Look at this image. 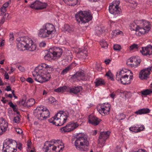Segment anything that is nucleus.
I'll use <instances>...</instances> for the list:
<instances>
[{
    "label": "nucleus",
    "mask_w": 152,
    "mask_h": 152,
    "mask_svg": "<svg viewBox=\"0 0 152 152\" xmlns=\"http://www.w3.org/2000/svg\"><path fill=\"white\" fill-rule=\"evenodd\" d=\"M89 142L86 135L83 134H77L75 145L76 148L81 151H86L88 149Z\"/></svg>",
    "instance_id": "1"
},
{
    "label": "nucleus",
    "mask_w": 152,
    "mask_h": 152,
    "mask_svg": "<svg viewBox=\"0 0 152 152\" xmlns=\"http://www.w3.org/2000/svg\"><path fill=\"white\" fill-rule=\"evenodd\" d=\"M18 47L19 48H25L27 50L34 51L36 48V45L34 44L32 39L27 36L22 37L17 39Z\"/></svg>",
    "instance_id": "2"
},
{
    "label": "nucleus",
    "mask_w": 152,
    "mask_h": 152,
    "mask_svg": "<svg viewBox=\"0 0 152 152\" xmlns=\"http://www.w3.org/2000/svg\"><path fill=\"white\" fill-rule=\"evenodd\" d=\"M75 16L77 21L81 24L88 22L92 19L93 18L89 10L84 12L80 11L75 14Z\"/></svg>",
    "instance_id": "3"
},
{
    "label": "nucleus",
    "mask_w": 152,
    "mask_h": 152,
    "mask_svg": "<svg viewBox=\"0 0 152 152\" xmlns=\"http://www.w3.org/2000/svg\"><path fill=\"white\" fill-rule=\"evenodd\" d=\"M55 30V28L53 25L50 23H47L44 25L42 28L39 30L38 36L42 38L48 37Z\"/></svg>",
    "instance_id": "4"
},
{
    "label": "nucleus",
    "mask_w": 152,
    "mask_h": 152,
    "mask_svg": "<svg viewBox=\"0 0 152 152\" xmlns=\"http://www.w3.org/2000/svg\"><path fill=\"white\" fill-rule=\"evenodd\" d=\"M36 70H38L37 73L35 75L34 73L32 74L35 81L40 83H43L49 80L50 77L49 76H48L44 74L45 73L41 65L37 67Z\"/></svg>",
    "instance_id": "5"
},
{
    "label": "nucleus",
    "mask_w": 152,
    "mask_h": 152,
    "mask_svg": "<svg viewBox=\"0 0 152 152\" xmlns=\"http://www.w3.org/2000/svg\"><path fill=\"white\" fill-rule=\"evenodd\" d=\"M16 142L14 140H10L3 144V152H14V148L17 145Z\"/></svg>",
    "instance_id": "6"
},
{
    "label": "nucleus",
    "mask_w": 152,
    "mask_h": 152,
    "mask_svg": "<svg viewBox=\"0 0 152 152\" xmlns=\"http://www.w3.org/2000/svg\"><path fill=\"white\" fill-rule=\"evenodd\" d=\"M68 116L63 111H60L55 115L57 121V126H61L63 125L66 122Z\"/></svg>",
    "instance_id": "7"
},
{
    "label": "nucleus",
    "mask_w": 152,
    "mask_h": 152,
    "mask_svg": "<svg viewBox=\"0 0 152 152\" xmlns=\"http://www.w3.org/2000/svg\"><path fill=\"white\" fill-rule=\"evenodd\" d=\"M120 1L113 2L110 4L109 7V10L110 12L114 15H116L120 13L121 9L118 7Z\"/></svg>",
    "instance_id": "8"
},
{
    "label": "nucleus",
    "mask_w": 152,
    "mask_h": 152,
    "mask_svg": "<svg viewBox=\"0 0 152 152\" xmlns=\"http://www.w3.org/2000/svg\"><path fill=\"white\" fill-rule=\"evenodd\" d=\"M141 62V60L138 56H133L129 59L126 64L132 67L136 68L138 66Z\"/></svg>",
    "instance_id": "9"
},
{
    "label": "nucleus",
    "mask_w": 152,
    "mask_h": 152,
    "mask_svg": "<svg viewBox=\"0 0 152 152\" xmlns=\"http://www.w3.org/2000/svg\"><path fill=\"white\" fill-rule=\"evenodd\" d=\"M110 107V104H104L102 105L99 108H97L98 111L102 115H107L109 114Z\"/></svg>",
    "instance_id": "10"
},
{
    "label": "nucleus",
    "mask_w": 152,
    "mask_h": 152,
    "mask_svg": "<svg viewBox=\"0 0 152 152\" xmlns=\"http://www.w3.org/2000/svg\"><path fill=\"white\" fill-rule=\"evenodd\" d=\"M63 48L53 47L50 48V52H53L54 57H60L63 52Z\"/></svg>",
    "instance_id": "11"
},
{
    "label": "nucleus",
    "mask_w": 152,
    "mask_h": 152,
    "mask_svg": "<svg viewBox=\"0 0 152 152\" xmlns=\"http://www.w3.org/2000/svg\"><path fill=\"white\" fill-rule=\"evenodd\" d=\"M110 133L109 131L101 132L98 139L99 143L104 144L109 136Z\"/></svg>",
    "instance_id": "12"
},
{
    "label": "nucleus",
    "mask_w": 152,
    "mask_h": 152,
    "mask_svg": "<svg viewBox=\"0 0 152 152\" xmlns=\"http://www.w3.org/2000/svg\"><path fill=\"white\" fill-rule=\"evenodd\" d=\"M44 107L42 106L37 107L34 111V115L39 120H42V114L43 113Z\"/></svg>",
    "instance_id": "13"
},
{
    "label": "nucleus",
    "mask_w": 152,
    "mask_h": 152,
    "mask_svg": "<svg viewBox=\"0 0 152 152\" xmlns=\"http://www.w3.org/2000/svg\"><path fill=\"white\" fill-rule=\"evenodd\" d=\"M140 52L144 56L151 55L152 54V46L149 45L145 47H142Z\"/></svg>",
    "instance_id": "14"
},
{
    "label": "nucleus",
    "mask_w": 152,
    "mask_h": 152,
    "mask_svg": "<svg viewBox=\"0 0 152 152\" xmlns=\"http://www.w3.org/2000/svg\"><path fill=\"white\" fill-rule=\"evenodd\" d=\"M131 74L129 77V75H126L122 76V80L121 83L123 85H126L130 84L131 82V81L133 80V74L131 72Z\"/></svg>",
    "instance_id": "15"
},
{
    "label": "nucleus",
    "mask_w": 152,
    "mask_h": 152,
    "mask_svg": "<svg viewBox=\"0 0 152 152\" xmlns=\"http://www.w3.org/2000/svg\"><path fill=\"white\" fill-rule=\"evenodd\" d=\"M150 74V72L147 68L142 70L139 73V77L142 80H147L149 77Z\"/></svg>",
    "instance_id": "16"
},
{
    "label": "nucleus",
    "mask_w": 152,
    "mask_h": 152,
    "mask_svg": "<svg viewBox=\"0 0 152 152\" xmlns=\"http://www.w3.org/2000/svg\"><path fill=\"white\" fill-rule=\"evenodd\" d=\"M72 78H76L78 80H85L86 79L85 77V74L83 71L78 72L71 77Z\"/></svg>",
    "instance_id": "17"
},
{
    "label": "nucleus",
    "mask_w": 152,
    "mask_h": 152,
    "mask_svg": "<svg viewBox=\"0 0 152 152\" xmlns=\"http://www.w3.org/2000/svg\"><path fill=\"white\" fill-rule=\"evenodd\" d=\"M88 122L94 126H96L99 124L101 121L100 119H98L96 117L90 115L88 117Z\"/></svg>",
    "instance_id": "18"
},
{
    "label": "nucleus",
    "mask_w": 152,
    "mask_h": 152,
    "mask_svg": "<svg viewBox=\"0 0 152 152\" xmlns=\"http://www.w3.org/2000/svg\"><path fill=\"white\" fill-rule=\"evenodd\" d=\"M8 123L3 118H0V128L3 131V133L5 132L8 127Z\"/></svg>",
    "instance_id": "19"
},
{
    "label": "nucleus",
    "mask_w": 152,
    "mask_h": 152,
    "mask_svg": "<svg viewBox=\"0 0 152 152\" xmlns=\"http://www.w3.org/2000/svg\"><path fill=\"white\" fill-rule=\"evenodd\" d=\"M48 144V145L46 146L45 148L46 150L45 152H48L49 151V152H51V151H55V149H56V145H53L51 143H49L48 142H47L45 143V145Z\"/></svg>",
    "instance_id": "20"
},
{
    "label": "nucleus",
    "mask_w": 152,
    "mask_h": 152,
    "mask_svg": "<svg viewBox=\"0 0 152 152\" xmlns=\"http://www.w3.org/2000/svg\"><path fill=\"white\" fill-rule=\"evenodd\" d=\"M150 110L148 108H144L139 109L138 110L135 112L134 113L137 115H141L145 114L150 112Z\"/></svg>",
    "instance_id": "21"
},
{
    "label": "nucleus",
    "mask_w": 152,
    "mask_h": 152,
    "mask_svg": "<svg viewBox=\"0 0 152 152\" xmlns=\"http://www.w3.org/2000/svg\"><path fill=\"white\" fill-rule=\"evenodd\" d=\"M50 112L49 110L46 107L44 108L43 109V113L42 114V120H45L49 117Z\"/></svg>",
    "instance_id": "22"
},
{
    "label": "nucleus",
    "mask_w": 152,
    "mask_h": 152,
    "mask_svg": "<svg viewBox=\"0 0 152 152\" xmlns=\"http://www.w3.org/2000/svg\"><path fill=\"white\" fill-rule=\"evenodd\" d=\"M39 3H40V1H36L34 3L30 4L29 5V7L33 9L39 10Z\"/></svg>",
    "instance_id": "23"
},
{
    "label": "nucleus",
    "mask_w": 152,
    "mask_h": 152,
    "mask_svg": "<svg viewBox=\"0 0 152 152\" xmlns=\"http://www.w3.org/2000/svg\"><path fill=\"white\" fill-rule=\"evenodd\" d=\"M82 89L81 86L75 87L70 89V92L75 94H76L79 93Z\"/></svg>",
    "instance_id": "24"
},
{
    "label": "nucleus",
    "mask_w": 152,
    "mask_h": 152,
    "mask_svg": "<svg viewBox=\"0 0 152 152\" xmlns=\"http://www.w3.org/2000/svg\"><path fill=\"white\" fill-rule=\"evenodd\" d=\"M149 30V27L146 26L145 28H140L139 27L138 31L141 34H144L148 33Z\"/></svg>",
    "instance_id": "25"
},
{
    "label": "nucleus",
    "mask_w": 152,
    "mask_h": 152,
    "mask_svg": "<svg viewBox=\"0 0 152 152\" xmlns=\"http://www.w3.org/2000/svg\"><path fill=\"white\" fill-rule=\"evenodd\" d=\"M54 57H55L53 56V52H50V49L48 53L44 56V58L45 60L50 61Z\"/></svg>",
    "instance_id": "26"
},
{
    "label": "nucleus",
    "mask_w": 152,
    "mask_h": 152,
    "mask_svg": "<svg viewBox=\"0 0 152 152\" xmlns=\"http://www.w3.org/2000/svg\"><path fill=\"white\" fill-rule=\"evenodd\" d=\"M69 6H73L76 5L77 3L78 0H63Z\"/></svg>",
    "instance_id": "27"
},
{
    "label": "nucleus",
    "mask_w": 152,
    "mask_h": 152,
    "mask_svg": "<svg viewBox=\"0 0 152 152\" xmlns=\"http://www.w3.org/2000/svg\"><path fill=\"white\" fill-rule=\"evenodd\" d=\"M94 83L97 86L104 85L105 83L104 81L101 79H97Z\"/></svg>",
    "instance_id": "28"
},
{
    "label": "nucleus",
    "mask_w": 152,
    "mask_h": 152,
    "mask_svg": "<svg viewBox=\"0 0 152 152\" xmlns=\"http://www.w3.org/2000/svg\"><path fill=\"white\" fill-rule=\"evenodd\" d=\"M35 103V100L34 99H30L28 100L26 103V106L28 107H30L33 105Z\"/></svg>",
    "instance_id": "29"
},
{
    "label": "nucleus",
    "mask_w": 152,
    "mask_h": 152,
    "mask_svg": "<svg viewBox=\"0 0 152 152\" xmlns=\"http://www.w3.org/2000/svg\"><path fill=\"white\" fill-rule=\"evenodd\" d=\"M64 29L65 31H67L69 33H71L74 30L72 28L70 27L67 24H66L64 25Z\"/></svg>",
    "instance_id": "30"
},
{
    "label": "nucleus",
    "mask_w": 152,
    "mask_h": 152,
    "mask_svg": "<svg viewBox=\"0 0 152 152\" xmlns=\"http://www.w3.org/2000/svg\"><path fill=\"white\" fill-rule=\"evenodd\" d=\"M67 87L66 86H63L59 87L54 90L55 92H63L66 89Z\"/></svg>",
    "instance_id": "31"
},
{
    "label": "nucleus",
    "mask_w": 152,
    "mask_h": 152,
    "mask_svg": "<svg viewBox=\"0 0 152 152\" xmlns=\"http://www.w3.org/2000/svg\"><path fill=\"white\" fill-rule=\"evenodd\" d=\"M46 69V72L44 74H45L48 76H49L51 77V76L49 75V74L51 73L52 72L53 70V68L50 66H48V67H47Z\"/></svg>",
    "instance_id": "32"
},
{
    "label": "nucleus",
    "mask_w": 152,
    "mask_h": 152,
    "mask_svg": "<svg viewBox=\"0 0 152 152\" xmlns=\"http://www.w3.org/2000/svg\"><path fill=\"white\" fill-rule=\"evenodd\" d=\"M104 31V28H98L96 30V34L98 36H100L102 34Z\"/></svg>",
    "instance_id": "33"
},
{
    "label": "nucleus",
    "mask_w": 152,
    "mask_h": 152,
    "mask_svg": "<svg viewBox=\"0 0 152 152\" xmlns=\"http://www.w3.org/2000/svg\"><path fill=\"white\" fill-rule=\"evenodd\" d=\"M48 121L50 123H52L56 126H57V121L56 120V118L55 117V115L52 118L48 119Z\"/></svg>",
    "instance_id": "34"
},
{
    "label": "nucleus",
    "mask_w": 152,
    "mask_h": 152,
    "mask_svg": "<svg viewBox=\"0 0 152 152\" xmlns=\"http://www.w3.org/2000/svg\"><path fill=\"white\" fill-rule=\"evenodd\" d=\"M152 92V91L150 89H146L145 90L142 91L141 93L143 96H147L150 94Z\"/></svg>",
    "instance_id": "35"
},
{
    "label": "nucleus",
    "mask_w": 152,
    "mask_h": 152,
    "mask_svg": "<svg viewBox=\"0 0 152 152\" xmlns=\"http://www.w3.org/2000/svg\"><path fill=\"white\" fill-rule=\"evenodd\" d=\"M139 28V26H137L135 24H132L130 26V30L131 31H137Z\"/></svg>",
    "instance_id": "36"
},
{
    "label": "nucleus",
    "mask_w": 152,
    "mask_h": 152,
    "mask_svg": "<svg viewBox=\"0 0 152 152\" xmlns=\"http://www.w3.org/2000/svg\"><path fill=\"white\" fill-rule=\"evenodd\" d=\"M8 104L12 108L13 111L14 112H17V111L18 109L16 108L17 105H14L11 101L9 102Z\"/></svg>",
    "instance_id": "37"
},
{
    "label": "nucleus",
    "mask_w": 152,
    "mask_h": 152,
    "mask_svg": "<svg viewBox=\"0 0 152 152\" xmlns=\"http://www.w3.org/2000/svg\"><path fill=\"white\" fill-rule=\"evenodd\" d=\"M100 44L102 48L105 49L107 48L108 44L105 41H102L100 42Z\"/></svg>",
    "instance_id": "38"
},
{
    "label": "nucleus",
    "mask_w": 152,
    "mask_h": 152,
    "mask_svg": "<svg viewBox=\"0 0 152 152\" xmlns=\"http://www.w3.org/2000/svg\"><path fill=\"white\" fill-rule=\"evenodd\" d=\"M129 130L132 132H137L140 131V128H137L135 127H131L129 128Z\"/></svg>",
    "instance_id": "39"
},
{
    "label": "nucleus",
    "mask_w": 152,
    "mask_h": 152,
    "mask_svg": "<svg viewBox=\"0 0 152 152\" xmlns=\"http://www.w3.org/2000/svg\"><path fill=\"white\" fill-rule=\"evenodd\" d=\"M39 5V10H41L46 8L47 6L46 3H43L40 1Z\"/></svg>",
    "instance_id": "40"
},
{
    "label": "nucleus",
    "mask_w": 152,
    "mask_h": 152,
    "mask_svg": "<svg viewBox=\"0 0 152 152\" xmlns=\"http://www.w3.org/2000/svg\"><path fill=\"white\" fill-rule=\"evenodd\" d=\"M105 76L109 77V78L112 80H113V75L112 73L110 70L109 71L107 72L105 75Z\"/></svg>",
    "instance_id": "41"
},
{
    "label": "nucleus",
    "mask_w": 152,
    "mask_h": 152,
    "mask_svg": "<svg viewBox=\"0 0 152 152\" xmlns=\"http://www.w3.org/2000/svg\"><path fill=\"white\" fill-rule=\"evenodd\" d=\"M113 48L115 50L120 51L121 49V47L120 45L116 44L113 45Z\"/></svg>",
    "instance_id": "42"
},
{
    "label": "nucleus",
    "mask_w": 152,
    "mask_h": 152,
    "mask_svg": "<svg viewBox=\"0 0 152 152\" xmlns=\"http://www.w3.org/2000/svg\"><path fill=\"white\" fill-rule=\"evenodd\" d=\"M70 69V67L68 66L65 68L61 72V75H64L66 73L68 72L69 71Z\"/></svg>",
    "instance_id": "43"
},
{
    "label": "nucleus",
    "mask_w": 152,
    "mask_h": 152,
    "mask_svg": "<svg viewBox=\"0 0 152 152\" xmlns=\"http://www.w3.org/2000/svg\"><path fill=\"white\" fill-rule=\"evenodd\" d=\"M71 125L72 126V128L74 130L76 129L78 126V124H77V122L72 123L70 122Z\"/></svg>",
    "instance_id": "44"
},
{
    "label": "nucleus",
    "mask_w": 152,
    "mask_h": 152,
    "mask_svg": "<svg viewBox=\"0 0 152 152\" xmlns=\"http://www.w3.org/2000/svg\"><path fill=\"white\" fill-rule=\"evenodd\" d=\"M138 46L137 45L134 44L130 47L129 49L131 50H132L135 49H137L138 48Z\"/></svg>",
    "instance_id": "45"
},
{
    "label": "nucleus",
    "mask_w": 152,
    "mask_h": 152,
    "mask_svg": "<svg viewBox=\"0 0 152 152\" xmlns=\"http://www.w3.org/2000/svg\"><path fill=\"white\" fill-rule=\"evenodd\" d=\"M68 127L67 124L66 125V126H64L63 127L61 128L60 130L62 132H68V131H67L68 130Z\"/></svg>",
    "instance_id": "46"
},
{
    "label": "nucleus",
    "mask_w": 152,
    "mask_h": 152,
    "mask_svg": "<svg viewBox=\"0 0 152 152\" xmlns=\"http://www.w3.org/2000/svg\"><path fill=\"white\" fill-rule=\"evenodd\" d=\"M41 65L42 66V67L43 68L44 72L45 73L46 70V69H47V67H48V65H47L46 64H42Z\"/></svg>",
    "instance_id": "47"
},
{
    "label": "nucleus",
    "mask_w": 152,
    "mask_h": 152,
    "mask_svg": "<svg viewBox=\"0 0 152 152\" xmlns=\"http://www.w3.org/2000/svg\"><path fill=\"white\" fill-rule=\"evenodd\" d=\"M116 79L118 81H121V83L122 76H121L118 75V72L117 73L116 75Z\"/></svg>",
    "instance_id": "48"
},
{
    "label": "nucleus",
    "mask_w": 152,
    "mask_h": 152,
    "mask_svg": "<svg viewBox=\"0 0 152 152\" xmlns=\"http://www.w3.org/2000/svg\"><path fill=\"white\" fill-rule=\"evenodd\" d=\"M20 118L19 116H17L14 118V122L16 123H18L19 122Z\"/></svg>",
    "instance_id": "49"
},
{
    "label": "nucleus",
    "mask_w": 152,
    "mask_h": 152,
    "mask_svg": "<svg viewBox=\"0 0 152 152\" xmlns=\"http://www.w3.org/2000/svg\"><path fill=\"white\" fill-rule=\"evenodd\" d=\"M19 103L21 105H22L24 106H26V103L25 104V101L23 99H21L19 102Z\"/></svg>",
    "instance_id": "50"
},
{
    "label": "nucleus",
    "mask_w": 152,
    "mask_h": 152,
    "mask_svg": "<svg viewBox=\"0 0 152 152\" xmlns=\"http://www.w3.org/2000/svg\"><path fill=\"white\" fill-rule=\"evenodd\" d=\"M68 127V130L67 131H68V132H70L74 130L72 128V126L71 125L70 123H69V124H67Z\"/></svg>",
    "instance_id": "51"
},
{
    "label": "nucleus",
    "mask_w": 152,
    "mask_h": 152,
    "mask_svg": "<svg viewBox=\"0 0 152 152\" xmlns=\"http://www.w3.org/2000/svg\"><path fill=\"white\" fill-rule=\"evenodd\" d=\"M119 116H120V120H124L126 117L125 115L123 113L120 114L119 115Z\"/></svg>",
    "instance_id": "52"
},
{
    "label": "nucleus",
    "mask_w": 152,
    "mask_h": 152,
    "mask_svg": "<svg viewBox=\"0 0 152 152\" xmlns=\"http://www.w3.org/2000/svg\"><path fill=\"white\" fill-rule=\"evenodd\" d=\"M9 37L10 41V42H12V41H13L14 39V37L13 34L12 33L10 34L9 35Z\"/></svg>",
    "instance_id": "53"
},
{
    "label": "nucleus",
    "mask_w": 152,
    "mask_h": 152,
    "mask_svg": "<svg viewBox=\"0 0 152 152\" xmlns=\"http://www.w3.org/2000/svg\"><path fill=\"white\" fill-rule=\"evenodd\" d=\"M49 100V101L51 103H53L56 101L55 99L53 97H50Z\"/></svg>",
    "instance_id": "54"
},
{
    "label": "nucleus",
    "mask_w": 152,
    "mask_h": 152,
    "mask_svg": "<svg viewBox=\"0 0 152 152\" xmlns=\"http://www.w3.org/2000/svg\"><path fill=\"white\" fill-rule=\"evenodd\" d=\"M15 131L18 134H21L23 132V131L20 128H15Z\"/></svg>",
    "instance_id": "55"
},
{
    "label": "nucleus",
    "mask_w": 152,
    "mask_h": 152,
    "mask_svg": "<svg viewBox=\"0 0 152 152\" xmlns=\"http://www.w3.org/2000/svg\"><path fill=\"white\" fill-rule=\"evenodd\" d=\"M18 68L20 71L22 72H24L25 70L24 67L21 66H18Z\"/></svg>",
    "instance_id": "56"
},
{
    "label": "nucleus",
    "mask_w": 152,
    "mask_h": 152,
    "mask_svg": "<svg viewBox=\"0 0 152 152\" xmlns=\"http://www.w3.org/2000/svg\"><path fill=\"white\" fill-rule=\"evenodd\" d=\"M56 149H55V151L56 152H59L60 150H62V148L61 147L60 148V146L58 145L57 146H56Z\"/></svg>",
    "instance_id": "57"
},
{
    "label": "nucleus",
    "mask_w": 152,
    "mask_h": 152,
    "mask_svg": "<svg viewBox=\"0 0 152 152\" xmlns=\"http://www.w3.org/2000/svg\"><path fill=\"white\" fill-rule=\"evenodd\" d=\"M46 45V43L44 42H42L39 44V46L40 47H44Z\"/></svg>",
    "instance_id": "58"
},
{
    "label": "nucleus",
    "mask_w": 152,
    "mask_h": 152,
    "mask_svg": "<svg viewBox=\"0 0 152 152\" xmlns=\"http://www.w3.org/2000/svg\"><path fill=\"white\" fill-rule=\"evenodd\" d=\"M113 33V34H116V35H118L120 34L121 33H122V31H116L115 30L114 31Z\"/></svg>",
    "instance_id": "59"
},
{
    "label": "nucleus",
    "mask_w": 152,
    "mask_h": 152,
    "mask_svg": "<svg viewBox=\"0 0 152 152\" xmlns=\"http://www.w3.org/2000/svg\"><path fill=\"white\" fill-rule=\"evenodd\" d=\"M26 80L27 81L30 83H32L34 82L32 79L31 77L28 78H27Z\"/></svg>",
    "instance_id": "60"
},
{
    "label": "nucleus",
    "mask_w": 152,
    "mask_h": 152,
    "mask_svg": "<svg viewBox=\"0 0 152 152\" xmlns=\"http://www.w3.org/2000/svg\"><path fill=\"white\" fill-rule=\"evenodd\" d=\"M6 8H5L4 7H2L1 8L0 11H1V12L3 13L4 14L6 12Z\"/></svg>",
    "instance_id": "61"
},
{
    "label": "nucleus",
    "mask_w": 152,
    "mask_h": 152,
    "mask_svg": "<svg viewBox=\"0 0 152 152\" xmlns=\"http://www.w3.org/2000/svg\"><path fill=\"white\" fill-rule=\"evenodd\" d=\"M124 70H121L119 71V73L118 72V75H119V76H123L122 75H121L124 74Z\"/></svg>",
    "instance_id": "62"
},
{
    "label": "nucleus",
    "mask_w": 152,
    "mask_h": 152,
    "mask_svg": "<svg viewBox=\"0 0 152 152\" xmlns=\"http://www.w3.org/2000/svg\"><path fill=\"white\" fill-rule=\"evenodd\" d=\"M4 77H5V78L6 79H9V75H8V74L7 72H6L5 73Z\"/></svg>",
    "instance_id": "63"
},
{
    "label": "nucleus",
    "mask_w": 152,
    "mask_h": 152,
    "mask_svg": "<svg viewBox=\"0 0 152 152\" xmlns=\"http://www.w3.org/2000/svg\"><path fill=\"white\" fill-rule=\"evenodd\" d=\"M134 152H145V151L142 149H139L137 151H135Z\"/></svg>",
    "instance_id": "64"
}]
</instances>
